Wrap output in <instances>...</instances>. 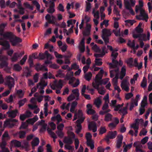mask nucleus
Masks as SVG:
<instances>
[{
    "label": "nucleus",
    "instance_id": "49530a36",
    "mask_svg": "<svg viewBox=\"0 0 152 152\" xmlns=\"http://www.w3.org/2000/svg\"><path fill=\"white\" fill-rule=\"evenodd\" d=\"M56 76L57 77H63L65 76V74L63 71L59 70L57 72Z\"/></svg>",
    "mask_w": 152,
    "mask_h": 152
},
{
    "label": "nucleus",
    "instance_id": "ea45409f",
    "mask_svg": "<svg viewBox=\"0 0 152 152\" xmlns=\"http://www.w3.org/2000/svg\"><path fill=\"white\" fill-rule=\"evenodd\" d=\"M117 134L116 131L110 132L108 135V137L109 139H113L115 138Z\"/></svg>",
    "mask_w": 152,
    "mask_h": 152
},
{
    "label": "nucleus",
    "instance_id": "5701e85b",
    "mask_svg": "<svg viewBox=\"0 0 152 152\" xmlns=\"http://www.w3.org/2000/svg\"><path fill=\"white\" fill-rule=\"evenodd\" d=\"M150 33L149 32H148L147 35L144 34H141L140 36L137 38H138L139 40L141 41H147L149 40L150 39Z\"/></svg>",
    "mask_w": 152,
    "mask_h": 152
},
{
    "label": "nucleus",
    "instance_id": "79ce46f5",
    "mask_svg": "<svg viewBox=\"0 0 152 152\" xmlns=\"http://www.w3.org/2000/svg\"><path fill=\"white\" fill-rule=\"evenodd\" d=\"M76 20H70L67 21V26L68 27H72L73 28L74 27V25L75 23Z\"/></svg>",
    "mask_w": 152,
    "mask_h": 152
},
{
    "label": "nucleus",
    "instance_id": "6e6d98bb",
    "mask_svg": "<svg viewBox=\"0 0 152 152\" xmlns=\"http://www.w3.org/2000/svg\"><path fill=\"white\" fill-rule=\"evenodd\" d=\"M77 102L75 101L72 103L71 105V107L70 109V111L71 112L74 113V112L75 109L77 105Z\"/></svg>",
    "mask_w": 152,
    "mask_h": 152
},
{
    "label": "nucleus",
    "instance_id": "aec40b11",
    "mask_svg": "<svg viewBox=\"0 0 152 152\" xmlns=\"http://www.w3.org/2000/svg\"><path fill=\"white\" fill-rule=\"evenodd\" d=\"M88 128L90 130L94 132H96L97 127L96 123L94 122L89 123Z\"/></svg>",
    "mask_w": 152,
    "mask_h": 152
},
{
    "label": "nucleus",
    "instance_id": "a211bd4d",
    "mask_svg": "<svg viewBox=\"0 0 152 152\" xmlns=\"http://www.w3.org/2000/svg\"><path fill=\"white\" fill-rule=\"evenodd\" d=\"M7 60L8 58L7 56L0 55V61L2 62V63L0 64V68L7 66V63L6 61Z\"/></svg>",
    "mask_w": 152,
    "mask_h": 152
},
{
    "label": "nucleus",
    "instance_id": "6e6552de",
    "mask_svg": "<svg viewBox=\"0 0 152 152\" xmlns=\"http://www.w3.org/2000/svg\"><path fill=\"white\" fill-rule=\"evenodd\" d=\"M136 0H124V4L126 9L128 10L131 15H134V12L132 8L135 5Z\"/></svg>",
    "mask_w": 152,
    "mask_h": 152
},
{
    "label": "nucleus",
    "instance_id": "20e7f679",
    "mask_svg": "<svg viewBox=\"0 0 152 152\" xmlns=\"http://www.w3.org/2000/svg\"><path fill=\"white\" fill-rule=\"evenodd\" d=\"M139 2V5L136 6L135 11L137 13L140 11V14L139 16H137L136 18L139 20H145L146 21H147L148 18V15L142 7L143 5V3L141 0H140Z\"/></svg>",
    "mask_w": 152,
    "mask_h": 152
},
{
    "label": "nucleus",
    "instance_id": "8fccbe9b",
    "mask_svg": "<svg viewBox=\"0 0 152 152\" xmlns=\"http://www.w3.org/2000/svg\"><path fill=\"white\" fill-rule=\"evenodd\" d=\"M11 143L12 145L17 147H19L21 145V143L20 142L16 140L12 141Z\"/></svg>",
    "mask_w": 152,
    "mask_h": 152
},
{
    "label": "nucleus",
    "instance_id": "58836bf2",
    "mask_svg": "<svg viewBox=\"0 0 152 152\" xmlns=\"http://www.w3.org/2000/svg\"><path fill=\"white\" fill-rule=\"evenodd\" d=\"M18 10L17 9L14 10V11L15 12H18L20 14L23 15L24 13V9L20 5H19L18 7Z\"/></svg>",
    "mask_w": 152,
    "mask_h": 152
},
{
    "label": "nucleus",
    "instance_id": "0eeeda50",
    "mask_svg": "<svg viewBox=\"0 0 152 152\" xmlns=\"http://www.w3.org/2000/svg\"><path fill=\"white\" fill-rule=\"evenodd\" d=\"M64 82L63 81L61 80H60L58 82H57V81L55 80L53 82L51 83L50 85L51 88L54 90L56 89H58L56 91V93L59 94L60 93V89H61L62 87L64 84Z\"/></svg>",
    "mask_w": 152,
    "mask_h": 152
},
{
    "label": "nucleus",
    "instance_id": "69168bd1",
    "mask_svg": "<svg viewBox=\"0 0 152 152\" xmlns=\"http://www.w3.org/2000/svg\"><path fill=\"white\" fill-rule=\"evenodd\" d=\"M45 55L47 58L48 60L49 59L51 60L54 59V57L50 54H49L48 51H46L45 52Z\"/></svg>",
    "mask_w": 152,
    "mask_h": 152
},
{
    "label": "nucleus",
    "instance_id": "3c124183",
    "mask_svg": "<svg viewBox=\"0 0 152 152\" xmlns=\"http://www.w3.org/2000/svg\"><path fill=\"white\" fill-rule=\"evenodd\" d=\"M138 76V74L136 73L134 76L133 78L131 79L130 83L132 85H134L135 84V81L137 80Z\"/></svg>",
    "mask_w": 152,
    "mask_h": 152
},
{
    "label": "nucleus",
    "instance_id": "052dcab7",
    "mask_svg": "<svg viewBox=\"0 0 152 152\" xmlns=\"http://www.w3.org/2000/svg\"><path fill=\"white\" fill-rule=\"evenodd\" d=\"M112 118V115L110 113H107L105 116L104 120L106 121H109L111 120Z\"/></svg>",
    "mask_w": 152,
    "mask_h": 152
},
{
    "label": "nucleus",
    "instance_id": "f704fd0d",
    "mask_svg": "<svg viewBox=\"0 0 152 152\" xmlns=\"http://www.w3.org/2000/svg\"><path fill=\"white\" fill-rule=\"evenodd\" d=\"M137 124L135 123L131 125V127L134 130L135 133L134 136H136L138 133V130L139 129L138 126L137 125Z\"/></svg>",
    "mask_w": 152,
    "mask_h": 152
},
{
    "label": "nucleus",
    "instance_id": "ddd939ff",
    "mask_svg": "<svg viewBox=\"0 0 152 152\" xmlns=\"http://www.w3.org/2000/svg\"><path fill=\"white\" fill-rule=\"evenodd\" d=\"M17 119H9L4 121V126L5 127H8L11 128L13 127L15 124L13 123V122H17Z\"/></svg>",
    "mask_w": 152,
    "mask_h": 152
},
{
    "label": "nucleus",
    "instance_id": "c85d7f7f",
    "mask_svg": "<svg viewBox=\"0 0 152 152\" xmlns=\"http://www.w3.org/2000/svg\"><path fill=\"white\" fill-rule=\"evenodd\" d=\"M45 19L50 23H53L55 20V18L52 15L47 14L45 16Z\"/></svg>",
    "mask_w": 152,
    "mask_h": 152
},
{
    "label": "nucleus",
    "instance_id": "338daca9",
    "mask_svg": "<svg viewBox=\"0 0 152 152\" xmlns=\"http://www.w3.org/2000/svg\"><path fill=\"white\" fill-rule=\"evenodd\" d=\"M125 22L126 25L129 26L132 25L135 22V21L134 20H126Z\"/></svg>",
    "mask_w": 152,
    "mask_h": 152
},
{
    "label": "nucleus",
    "instance_id": "6ab92c4d",
    "mask_svg": "<svg viewBox=\"0 0 152 152\" xmlns=\"http://www.w3.org/2000/svg\"><path fill=\"white\" fill-rule=\"evenodd\" d=\"M7 77V80L6 84L11 89L14 86V80L13 78L10 76H8Z\"/></svg>",
    "mask_w": 152,
    "mask_h": 152
},
{
    "label": "nucleus",
    "instance_id": "c03bdc74",
    "mask_svg": "<svg viewBox=\"0 0 152 152\" xmlns=\"http://www.w3.org/2000/svg\"><path fill=\"white\" fill-rule=\"evenodd\" d=\"M28 106L31 109H34V113H37L39 112V109L37 107L36 105L33 106L31 104H28Z\"/></svg>",
    "mask_w": 152,
    "mask_h": 152
},
{
    "label": "nucleus",
    "instance_id": "680f3d73",
    "mask_svg": "<svg viewBox=\"0 0 152 152\" xmlns=\"http://www.w3.org/2000/svg\"><path fill=\"white\" fill-rule=\"evenodd\" d=\"M132 143L128 144L125 146H124V149L123 150L124 152H126L127 151L130 149L132 147Z\"/></svg>",
    "mask_w": 152,
    "mask_h": 152
},
{
    "label": "nucleus",
    "instance_id": "412c9836",
    "mask_svg": "<svg viewBox=\"0 0 152 152\" xmlns=\"http://www.w3.org/2000/svg\"><path fill=\"white\" fill-rule=\"evenodd\" d=\"M102 37L104 39L105 37H108L111 34V32L110 29H103L102 31Z\"/></svg>",
    "mask_w": 152,
    "mask_h": 152
},
{
    "label": "nucleus",
    "instance_id": "473e14b6",
    "mask_svg": "<svg viewBox=\"0 0 152 152\" xmlns=\"http://www.w3.org/2000/svg\"><path fill=\"white\" fill-rule=\"evenodd\" d=\"M118 140L117 142L116 146L117 148H119L121 146L122 143V140L123 139V136L122 135H119L118 137Z\"/></svg>",
    "mask_w": 152,
    "mask_h": 152
},
{
    "label": "nucleus",
    "instance_id": "c756f323",
    "mask_svg": "<svg viewBox=\"0 0 152 152\" xmlns=\"http://www.w3.org/2000/svg\"><path fill=\"white\" fill-rule=\"evenodd\" d=\"M90 17L88 16L86 14H83L82 16V23L85 21L86 23L91 21Z\"/></svg>",
    "mask_w": 152,
    "mask_h": 152
},
{
    "label": "nucleus",
    "instance_id": "9b49d317",
    "mask_svg": "<svg viewBox=\"0 0 152 152\" xmlns=\"http://www.w3.org/2000/svg\"><path fill=\"white\" fill-rule=\"evenodd\" d=\"M123 105V104L121 105L120 104L117 105V106L115 107L114 110L115 111H118L119 113L120 114L124 116L127 113V109L128 105V103L127 104L126 106L125 107L122 108V107Z\"/></svg>",
    "mask_w": 152,
    "mask_h": 152
},
{
    "label": "nucleus",
    "instance_id": "7ed1b4c3",
    "mask_svg": "<svg viewBox=\"0 0 152 152\" xmlns=\"http://www.w3.org/2000/svg\"><path fill=\"white\" fill-rule=\"evenodd\" d=\"M85 118L84 116H83L82 111L80 110L79 111L74 115L73 121L78 119L76 122V126L75 127V132L77 134L80 133L82 129V126L80 124L84 121Z\"/></svg>",
    "mask_w": 152,
    "mask_h": 152
},
{
    "label": "nucleus",
    "instance_id": "de8ad7c7",
    "mask_svg": "<svg viewBox=\"0 0 152 152\" xmlns=\"http://www.w3.org/2000/svg\"><path fill=\"white\" fill-rule=\"evenodd\" d=\"M23 75L28 77L30 75V72L28 67H26L24 69Z\"/></svg>",
    "mask_w": 152,
    "mask_h": 152
},
{
    "label": "nucleus",
    "instance_id": "39448f33",
    "mask_svg": "<svg viewBox=\"0 0 152 152\" xmlns=\"http://www.w3.org/2000/svg\"><path fill=\"white\" fill-rule=\"evenodd\" d=\"M4 38L9 40L13 46L16 45L22 41L21 39L15 37L12 33H6L4 36Z\"/></svg>",
    "mask_w": 152,
    "mask_h": 152
},
{
    "label": "nucleus",
    "instance_id": "cd10ccee",
    "mask_svg": "<svg viewBox=\"0 0 152 152\" xmlns=\"http://www.w3.org/2000/svg\"><path fill=\"white\" fill-rule=\"evenodd\" d=\"M8 114V116L10 117L15 118L16 115L17 113H18V111L17 110H14L9 111L7 113Z\"/></svg>",
    "mask_w": 152,
    "mask_h": 152
},
{
    "label": "nucleus",
    "instance_id": "b1692460",
    "mask_svg": "<svg viewBox=\"0 0 152 152\" xmlns=\"http://www.w3.org/2000/svg\"><path fill=\"white\" fill-rule=\"evenodd\" d=\"M87 112L88 114L93 115L95 113V111L92 109V105L90 104H88L86 105Z\"/></svg>",
    "mask_w": 152,
    "mask_h": 152
},
{
    "label": "nucleus",
    "instance_id": "dca6fc26",
    "mask_svg": "<svg viewBox=\"0 0 152 152\" xmlns=\"http://www.w3.org/2000/svg\"><path fill=\"white\" fill-rule=\"evenodd\" d=\"M91 25L88 23H86V26L85 30L83 32L84 36H88L90 34L91 31Z\"/></svg>",
    "mask_w": 152,
    "mask_h": 152
},
{
    "label": "nucleus",
    "instance_id": "4c0bfd02",
    "mask_svg": "<svg viewBox=\"0 0 152 152\" xmlns=\"http://www.w3.org/2000/svg\"><path fill=\"white\" fill-rule=\"evenodd\" d=\"M79 48L81 52H83L85 50V47L84 45V39L83 38L79 45Z\"/></svg>",
    "mask_w": 152,
    "mask_h": 152
},
{
    "label": "nucleus",
    "instance_id": "5fc2aeb1",
    "mask_svg": "<svg viewBox=\"0 0 152 152\" xmlns=\"http://www.w3.org/2000/svg\"><path fill=\"white\" fill-rule=\"evenodd\" d=\"M10 137L9 136L8 132H5L2 136V139L3 140H6L9 139Z\"/></svg>",
    "mask_w": 152,
    "mask_h": 152
},
{
    "label": "nucleus",
    "instance_id": "bb28decb",
    "mask_svg": "<svg viewBox=\"0 0 152 152\" xmlns=\"http://www.w3.org/2000/svg\"><path fill=\"white\" fill-rule=\"evenodd\" d=\"M6 25V23H2L0 24V36H2L4 37V34L6 33H10V32H7L4 33V29Z\"/></svg>",
    "mask_w": 152,
    "mask_h": 152
},
{
    "label": "nucleus",
    "instance_id": "864d4df0",
    "mask_svg": "<svg viewBox=\"0 0 152 152\" xmlns=\"http://www.w3.org/2000/svg\"><path fill=\"white\" fill-rule=\"evenodd\" d=\"M147 86V82L146 79L145 77H144L142 80L141 82V86L142 88H144L146 87Z\"/></svg>",
    "mask_w": 152,
    "mask_h": 152
},
{
    "label": "nucleus",
    "instance_id": "a18cd8bd",
    "mask_svg": "<svg viewBox=\"0 0 152 152\" xmlns=\"http://www.w3.org/2000/svg\"><path fill=\"white\" fill-rule=\"evenodd\" d=\"M87 144L88 146L90 147L91 149H93L94 147V141L92 140H87Z\"/></svg>",
    "mask_w": 152,
    "mask_h": 152
},
{
    "label": "nucleus",
    "instance_id": "4be33fe9",
    "mask_svg": "<svg viewBox=\"0 0 152 152\" xmlns=\"http://www.w3.org/2000/svg\"><path fill=\"white\" fill-rule=\"evenodd\" d=\"M69 79V84H70L73 87H75L77 86L80 84L79 80L78 79L77 80L75 84H73V83L75 80V77H71L69 79Z\"/></svg>",
    "mask_w": 152,
    "mask_h": 152
},
{
    "label": "nucleus",
    "instance_id": "a878e982",
    "mask_svg": "<svg viewBox=\"0 0 152 152\" xmlns=\"http://www.w3.org/2000/svg\"><path fill=\"white\" fill-rule=\"evenodd\" d=\"M0 45L3 46L5 49H7L10 48V45L7 41H4L1 38H0Z\"/></svg>",
    "mask_w": 152,
    "mask_h": 152
},
{
    "label": "nucleus",
    "instance_id": "2eb2a0df",
    "mask_svg": "<svg viewBox=\"0 0 152 152\" xmlns=\"http://www.w3.org/2000/svg\"><path fill=\"white\" fill-rule=\"evenodd\" d=\"M47 85V82H46L43 80L39 83L37 85V88L39 89V91L40 93L42 94L44 92L43 89L44 87Z\"/></svg>",
    "mask_w": 152,
    "mask_h": 152
},
{
    "label": "nucleus",
    "instance_id": "f257e3e1",
    "mask_svg": "<svg viewBox=\"0 0 152 152\" xmlns=\"http://www.w3.org/2000/svg\"><path fill=\"white\" fill-rule=\"evenodd\" d=\"M110 68V77H113L114 76L115 77L112 79V84L113 86L117 85L118 79L120 78L122 80L125 76L126 73V67L123 66L121 68V72L119 73V68H113V66H111Z\"/></svg>",
    "mask_w": 152,
    "mask_h": 152
},
{
    "label": "nucleus",
    "instance_id": "c9c22d12",
    "mask_svg": "<svg viewBox=\"0 0 152 152\" xmlns=\"http://www.w3.org/2000/svg\"><path fill=\"white\" fill-rule=\"evenodd\" d=\"M38 119V118L37 116H35L32 118H29L26 120V122L28 124H33Z\"/></svg>",
    "mask_w": 152,
    "mask_h": 152
},
{
    "label": "nucleus",
    "instance_id": "774afa93",
    "mask_svg": "<svg viewBox=\"0 0 152 152\" xmlns=\"http://www.w3.org/2000/svg\"><path fill=\"white\" fill-rule=\"evenodd\" d=\"M99 87V86L98 87ZM98 89L99 93L102 95H104L105 92V90L104 88H99L98 87L97 88H96Z\"/></svg>",
    "mask_w": 152,
    "mask_h": 152
},
{
    "label": "nucleus",
    "instance_id": "f3484780",
    "mask_svg": "<svg viewBox=\"0 0 152 152\" xmlns=\"http://www.w3.org/2000/svg\"><path fill=\"white\" fill-rule=\"evenodd\" d=\"M24 52L23 51L20 52H18L15 53L13 56L11 58L12 61L13 62L16 61L19 57L22 56L23 55H24Z\"/></svg>",
    "mask_w": 152,
    "mask_h": 152
},
{
    "label": "nucleus",
    "instance_id": "13d9d810",
    "mask_svg": "<svg viewBox=\"0 0 152 152\" xmlns=\"http://www.w3.org/2000/svg\"><path fill=\"white\" fill-rule=\"evenodd\" d=\"M54 3L53 2H52L51 6H50L47 10L48 12L52 13L55 11V9L54 7Z\"/></svg>",
    "mask_w": 152,
    "mask_h": 152
},
{
    "label": "nucleus",
    "instance_id": "e2e57ef3",
    "mask_svg": "<svg viewBox=\"0 0 152 152\" xmlns=\"http://www.w3.org/2000/svg\"><path fill=\"white\" fill-rule=\"evenodd\" d=\"M95 61V65H96L100 66L102 64V59L101 58H96Z\"/></svg>",
    "mask_w": 152,
    "mask_h": 152
},
{
    "label": "nucleus",
    "instance_id": "4468645a",
    "mask_svg": "<svg viewBox=\"0 0 152 152\" xmlns=\"http://www.w3.org/2000/svg\"><path fill=\"white\" fill-rule=\"evenodd\" d=\"M129 83L127 80L124 79L121 82V86L122 90L126 91H129Z\"/></svg>",
    "mask_w": 152,
    "mask_h": 152
},
{
    "label": "nucleus",
    "instance_id": "bf43d9fd",
    "mask_svg": "<svg viewBox=\"0 0 152 152\" xmlns=\"http://www.w3.org/2000/svg\"><path fill=\"white\" fill-rule=\"evenodd\" d=\"M64 142L66 144H71L72 143V141L71 138L66 137L64 138Z\"/></svg>",
    "mask_w": 152,
    "mask_h": 152
},
{
    "label": "nucleus",
    "instance_id": "393cba45",
    "mask_svg": "<svg viewBox=\"0 0 152 152\" xmlns=\"http://www.w3.org/2000/svg\"><path fill=\"white\" fill-rule=\"evenodd\" d=\"M54 54L56 57L58 58L57 60V62L60 64H63L64 62L61 59L63 57V56L58 54L56 52H54Z\"/></svg>",
    "mask_w": 152,
    "mask_h": 152
},
{
    "label": "nucleus",
    "instance_id": "37998d69",
    "mask_svg": "<svg viewBox=\"0 0 152 152\" xmlns=\"http://www.w3.org/2000/svg\"><path fill=\"white\" fill-rule=\"evenodd\" d=\"M147 97L146 95H144L141 103V107H145L147 104Z\"/></svg>",
    "mask_w": 152,
    "mask_h": 152
},
{
    "label": "nucleus",
    "instance_id": "72a5a7b5",
    "mask_svg": "<svg viewBox=\"0 0 152 152\" xmlns=\"http://www.w3.org/2000/svg\"><path fill=\"white\" fill-rule=\"evenodd\" d=\"M101 99L100 97H98L95 99L94 104L98 108H99L102 104Z\"/></svg>",
    "mask_w": 152,
    "mask_h": 152
},
{
    "label": "nucleus",
    "instance_id": "f8f14e48",
    "mask_svg": "<svg viewBox=\"0 0 152 152\" xmlns=\"http://www.w3.org/2000/svg\"><path fill=\"white\" fill-rule=\"evenodd\" d=\"M40 125L41 126V128L40 130L41 132L45 131L47 126V124L45 123V121L42 120L41 121H39L35 125L33 126L32 131H34L37 129V126Z\"/></svg>",
    "mask_w": 152,
    "mask_h": 152
},
{
    "label": "nucleus",
    "instance_id": "4d7b16f0",
    "mask_svg": "<svg viewBox=\"0 0 152 152\" xmlns=\"http://www.w3.org/2000/svg\"><path fill=\"white\" fill-rule=\"evenodd\" d=\"M65 148L69 150V152H73L74 151V146L68 145H66L64 146Z\"/></svg>",
    "mask_w": 152,
    "mask_h": 152
},
{
    "label": "nucleus",
    "instance_id": "423d86ee",
    "mask_svg": "<svg viewBox=\"0 0 152 152\" xmlns=\"http://www.w3.org/2000/svg\"><path fill=\"white\" fill-rule=\"evenodd\" d=\"M118 50H113L112 52L111 56L112 59V63L109 64L110 65V68H111V66H113V68H119L120 66H121L123 64V62L120 60L119 61L115 60V59L117 56L118 54L117 52Z\"/></svg>",
    "mask_w": 152,
    "mask_h": 152
},
{
    "label": "nucleus",
    "instance_id": "2f4dec72",
    "mask_svg": "<svg viewBox=\"0 0 152 152\" xmlns=\"http://www.w3.org/2000/svg\"><path fill=\"white\" fill-rule=\"evenodd\" d=\"M39 138L37 137L34 138L31 142V144L33 149L34 147L38 145L39 143Z\"/></svg>",
    "mask_w": 152,
    "mask_h": 152
},
{
    "label": "nucleus",
    "instance_id": "a19ab883",
    "mask_svg": "<svg viewBox=\"0 0 152 152\" xmlns=\"http://www.w3.org/2000/svg\"><path fill=\"white\" fill-rule=\"evenodd\" d=\"M35 68L37 71L40 70L45 71L48 70V69L47 68L45 67L44 66L40 65L39 64H38L37 65Z\"/></svg>",
    "mask_w": 152,
    "mask_h": 152
},
{
    "label": "nucleus",
    "instance_id": "603ef678",
    "mask_svg": "<svg viewBox=\"0 0 152 152\" xmlns=\"http://www.w3.org/2000/svg\"><path fill=\"white\" fill-rule=\"evenodd\" d=\"M92 13L93 15L94 18L99 19V13L98 11H96L95 9H93Z\"/></svg>",
    "mask_w": 152,
    "mask_h": 152
},
{
    "label": "nucleus",
    "instance_id": "f03ea898",
    "mask_svg": "<svg viewBox=\"0 0 152 152\" xmlns=\"http://www.w3.org/2000/svg\"><path fill=\"white\" fill-rule=\"evenodd\" d=\"M104 72L103 70L101 68L99 72L96 76L93 82V86L94 88H97L100 85H105L110 82L108 78L101 80L102 74Z\"/></svg>",
    "mask_w": 152,
    "mask_h": 152
},
{
    "label": "nucleus",
    "instance_id": "0e129e2a",
    "mask_svg": "<svg viewBox=\"0 0 152 152\" xmlns=\"http://www.w3.org/2000/svg\"><path fill=\"white\" fill-rule=\"evenodd\" d=\"M92 76V74L91 72H89L85 75L84 77L86 80L88 81H89L91 79Z\"/></svg>",
    "mask_w": 152,
    "mask_h": 152
},
{
    "label": "nucleus",
    "instance_id": "1a4fd4ad",
    "mask_svg": "<svg viewBox=\"0 0 152 152\" xmlns=\"http://www.w3.org/2000/svg\"><path fill=\"white\" fill-rule=\"evenodd\" d=\"M142 23H140L138 26L134 30L132 33L133 37L134 38H137L140 36L141 33L143 31L142 28Z\"/></svg>",
    "mask_w": 152,
    "mask_h": 152
},
{
    "label": "nucleus",
    "instance_id": "e433bc0d",
    "mask_svg": "<svg viewBox=\"0 0 152 152\" xmlns=\"http://www.w3.org/2000/svg\"><path fill=\"white\" fill-rule=\"evenodd\" d=\"M72 94H73L76 97V100L79 99L80 94L79 93V91L77 88L75 89L72 90Z\"/></svg>",
    "mask_w": 152,
    "mask_h": 152
},
{
    "label": "nucleus",
    "instance_id": "09e8293b",
    "mask_svg": "<svg viewBox=\"0 0 152 152\" xmlns=\"http://www.w3.org/2000/svg\"><path fill=\"white\" fill-rule=\"evenodd\" d=\"M10 1H8L6 4H5L4 1V0H1L0 1V6L1 8H3L5 7L6 5H8L10 4Z\"/></svg>",
    "mask_w": 152,
    "mask_h": 152
},
{
    "label": "nucleus",
    "instance_id": "7c9ffc66",
    "mask_svg": "<svg viewBox=\"0 0 152 152\" xmlns=\"http://www.w3.org/2000/svg\"><path fill=\"white\" fill-rule=\"evenodd\" d=\"M90 45L91 47V49L93 50L96 52H100V49L96 44H95L94 42H92L90 44Z\"/></svg>",
    "mask_w": 152,
    "mask_h": 152
},
{
    "label": "nucleus",
    "instance_id": "9d476101",
    "mask_svg": "<svg viewBox=\"0 0 152 152\" xmlns=\"http://www.w3.org/2000/svg\"><path fill=\"white\" fill-rule=\"evenodd\" d=\"M72 128L71 127H69L68 128V135L70 137L74 138L75 140V143L76 149H77L79 143V141L78 138L75 137V135L74 133L72 132Z\"/></svg>",
    "mask_w": 152,
    "mask_h": 152
}]
</instances>
